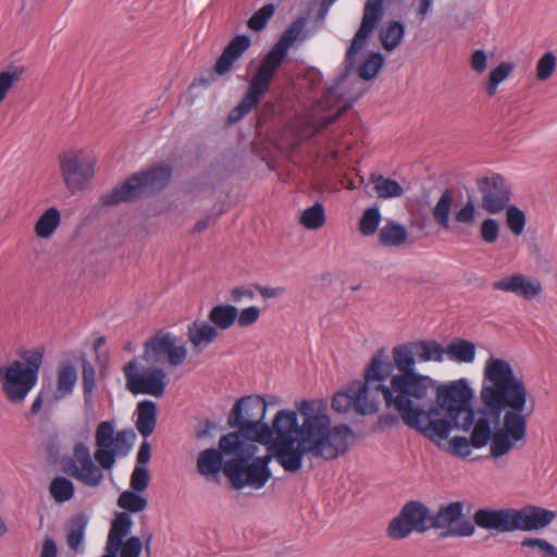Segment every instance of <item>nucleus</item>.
Masks as SVG:
<instances>
[{"label":"nucleus","mask_w":557,"mask_h":557,"mask_svg":"<svg viewBox=\"0 0 557 557\" xmlns=\"http://www.w3.org/2000/svg\"><path fill=\"white\" fill-rule=\"evenodd\" d=\"M136 434L131 429L114 432L111 421H102L95 432L94 457L84 442L73 445L72 456L62 459V471L88 487H98L104 480V472L113 469L116 458L128 455Z\"/></svg>","instance_id":"nucleus-4"},{"label":"nucleus","mask_w":557,"mask_h":557,"mask_svg":"<svg viewBox=\"0 0 557 557\" xmlns=\"http://www.w3.org/2000/svg\"><path fill=\"white\" fill-rule=\"evenodd\" d=\"M506 209V223L508 228L517 236L524 231L527 219L524 212L516 206H508Z\"/></svg>","instance_id":"nucleus-42"},{"label":"nucleus","mask_w":557,"mask_h":557,"mask_svg":"<svg viewBox=\"0 0 557 557\" xmlns=\"http://www.w3.org/2000/svg\"><path fill=\"white\" fill-rule=\"evenodd\" d=\"M96 160L83 150H71L60 154L59 165L66 188L75 194L82 190L95 174Z\"/></svg>","instance_id":"nucleus-14"},{"label":"nucleus","mask_w":557,"mask_h":557,"mask_svg":"<svg viewBox=\"0 0 557 557\" xmlns=\"http://www.w3.org/2000/svg\"><path fill=\"white\" fill-rule=\"evenodd\" d=\"M256 289L259 292V294L263 297V298H277V297H281L285 294V288L280 286V287H268V286H261V285H256Z\"/></svg>","instance_id":"nucleus-54"},{"label":"nucleus","mask_w":557,"mask_h":557,"mask_svg":"<svg viewBox=\"0 0 557 557\" xmlns=\"http://www.w3.org/2000/svg\"><path fill=\"white\" fill-rule=\"evenodd\" d=\"M399 418L400 416H395V414H392V413H386V414H383L379 418V424L382 426V428H391V426H395L398 424L399 422Z\"/></svg>","instance_id":"nucleus-60"},{"label":"nucleus","mask_w":557,"mask_h":557,"mask_svg":"<svg viewBox=\"0 0 557 557\" xmlns=\"http://www.w3.org/2000/svg\"><path fill=\"white\" fill-rule=\"evenodd\" d=\"M132 525L133 520L127 512L123 511L116 513L111 523L107 544H109V546H116L121 548L122 541L129 533Z\"/></svg>","instance_id":"nucleus-29"},{"label":"nucleus","mask_w":557,"mask_h":557,"mask_svg":"<svg viewBox=\"0 0 557 557\" xmlns=\"http://www.w3.org/2000/svg\"><path fill=\"white\" fill-rule=\"evenodd\" d=\"M431 509L419 500H410L392 519L387 535L393 540H403L412 532L424 533L431 529Z\"/></svg>","instance_id":"nucleus-13"},{"label":"nucleus","mask_w":557,"mask_h":557,"mask_svg":"<svg viewBox=\"0 0 557 557\" xmlns=\"http://www.w3.org/2000/svg\"><path fill=\"white\" fill-rule=\"evenodd\" d=\"M406 227L394 221H388L379 232V243L384 247H399L407 240Z\"/></svg>","instance_id":"nucleus-28"},{"label":"nucleus","mask_w":557,"mask_h":557,"mask_svg":"<svg viewBox=\"0 0 557 557\" xmlns=\"http://www.w3.org/2000/svg\"><path fill=\"white\" fill-rule=\"evenodd\" d=\"M260 317V309L256 306H251L238 311L237 324L240 327H248L256 323Z\"/></svg>","instance_id":"nucleus-50"},{"label":"nucleus","mask_w":557,"mask_h":557,"mask_svg":"<svg viewBox=\"0 0 557 557\" xmlns=\"http://www.w3.org/2000/svg\"><path fill=\"white\" fill-rule=\"evenodd\" d=\"M187 357V349L176 344V337L162 330L156 332L144 344L141 360L148 368L140 371L138 358H134L123 367L126 380V388L134 395L146 394L154 397H162L168 374L161 368L166 362L176 368L184 363Z\"/></svg>","instance_id":"nucleus-5"},{"label":"nucleus","mask_w":557,"mask_h":557,"mask_svg":"<svg viewBox=\"0 0 557 557\" xmlns=\"http://www.w3.org/2000/svg\"><path fill=\"white\" fill-rule=\"evenodd\" d=\"M297 411L280 410L272 425L264 423L267 403L260 396H244L231 409L227 424L237 429V442L267 445L278 465L289 473L302 468L305 455L332 460L348 450L352 430L345 424L331 426L327 414L315 410L313 400L296 404Z\"/></svg>","instance_id":"nucleus-1"},{"label":"nucleus","mask_w":557,"mask_h":557,"mask_svg":"<svg viewBox=\"0 0 557 557\" xmlns=\"http://www.w3.org/2000/svg\"><path fill=\"white\" fill-rule=\"evenodd\" d=\"M151 458V446L150 444L145 441L141 443L139 450L137 453V465L136 466H143L149 462Z\"/></svg>","instance_id":"nucleus-56"},{"label":"nucleus","mask_w":557,"mask_h":557,"mask_svg":"<svg viewBox=\"0 0 557 557\" xmlns=\"http://www.w3.org/2000/svg\"><path fill=\"white\" fill-rule=\"evenodd\" d=\"M470 65L473 72L482 74L487 69V55L484 50L473 51L470 59Z\"/></svg>","instance_id":"nucleus-53"},{"label":"nucleus","mask_w":557,"mask_h":557,"mask_svg":"<svg viewBox=\"0 0 557 557\" xmlns=\"http://www.w3.org/2000/svg\"><path fill=\"white\" fill-rule=\"evenodd\" d=\"M40 557H57V545L53 540L48 539L44 542Z\"/></svg>","instance_id":"nucleus-59"},{"label":"nucleus","mask_w":557,"mask_h":557,"mask_svg":"<svg viewBox=\"0 0 557 557\" xmlns=\"http://www.w3.org/2000/svg\"><path fill=\"white\" fill-rule=\"evenodd\" d=\"M82 379L83 389L94 392L96 387V371L94 366L87 359H83L82 362Z\"/></svg>","instance_id":"nucleus-51"},{"label":"nucleus","mask_w":557,"mask_h":557,"mask_svg":"<svg viewBox=\"0 0 557 557\" xmlns=\"http://www.w3.org/2000/svg\"><path fill=\"white\" fill-rule=\"evenodd\" d=\"M435 398L438 409H442L456 422V429L468 431L476 419V411L471 407L473 391L466 379L456 380L447 384H440L435 380L432 400Z\"/></svg>","instance_id":"nucleus-12"},{"label":"nucleus","mask_w":557,"mask_h":557,"mask_svg":"<svg viewBox=\"0 0 557 557\" xmlns=\"http://www.w3.org/2000/svg\"><path fill=\"white\" fill-rule=\"evenodd\" d=\"M244 297L253 299L255 294L251 289L246 287H235L231 290V298L233 301L239 302Z\"/></svg>","instance_id":"nucleus-57"},{"label":"nucleus","mask_w":557,"mask_h":557,"mask_svg":"<svg viewBox=\"0 0 557 557\" xmlns=\"http://www.w3.org/2000/svg\"><path fill=\"white\" fill-rule=\"evenodd\" d=\"M49 457H57L60 454V441L58 435H49L45 443Z\"/></svg>","instance_id":"nucleus-55"},{"label":"nucleus","mask_w":557,"mask_h":557,"mask_svg":"<svg viewBox=\"0 0 557 557\" xmlns=\"http://www.w3.org/2000/svg\"><path fill=\"white\" fill-rule=\"evenodd\" d=\"M287 55L272 47L261 59L252 75L246 94L227 116L230 123H237L256 108L270 90L271 84Z\"/></svg>","instance_id":"nucleus-11"},{"label":"nucleus","mask_w":557,"mask_h":557,"mask_svg":"<svg viewBox=\"0 0 557 557\" xmlns=\"http://www.w3.org/2000/svg\"><path fill=\"white\" fill-rule=\"evenodd\" d=\"M521 546L530 549H536L541 557H557V548L545 539L525 537Z\"/></svg>","instance_id":"nucleus-43"},{"label":"nucleus","mask_w":557,"mask_h":557,"mask_svg":"<svg viewBox=\"0 0 557 557\" xmlns=\"http://www.w3.org/2000/svg\"><path fill=\"white\" fill-rule=\"evenodd\" d=\"M250 46L251 40L247 35L235 36L218 58L214 65V73L219 76H223L231 72L235 62L242 58Z\"/></svg>","instance_id":"nucleus-21"},{"label":"nucleus","mask_w":557,"mask_h":557,"mask_svg":"<svg viewBox=\"0 0 557 557\" xmlns=\"http://www.w3.org/2000/svg\"><path fill=\"white\" fill-rule=\"evenodd\" d=\"M49 493L55 503L63 504L73 498L75 486L70 479L59 475L50 482Z\"/></svg>","instance_id":"nucleus-34"},{"label":"nucleus","mask_w":557,"mask_h":557,"mask_svg":"<svg viewBox=\"0 0 557 557\" xmlns=\"http://www.w3.org/2000/svg\"><path fill=\"white\" fill-rule=\"evenodd\" d=\"M61 221V214L54 207L47 209L35 224V233L38 237L48 238L57 230Z\"/></svg>","instance_id":"nucleus-33"},{"label":"nucleus","mask_w":557,"mask_h":557,"mask_svg":"<svg viewBox=\"0 0 557 557\" xmlns=\"http://www.w3.org/2000/svg\"><path fill=\"white\" fill-rule=\"evenodd\" d=\"M224 451L219 447L207 448L198 454L196 468L197 472L206 480L220 483V473L225 474Z\"/></svg>","instance_id":"nucleus-20"},{"label":"nucleus","mask_w":557,"mask_h":557,"mask_svg":"<svg viewBox=\"0 0 557 557\" xmlns=\"http://www.w3.org/2000/svg\"><path fill=\"white\" fill-rule=\"evenodd\" d=\"M238 309L233 305L214 306L208 315L209 323L216 330L230 329L237 319Z\"/></svg>","instance_id":"nucleus-27"},{"label":"nucleus","mask_w":557,"mask_h":557,"mask_svg":"<svg viewBox=\"0 0 557 557\" xmlns=\"http://www.w3.org/2000/svg\"><path fill=\"white\" fill-rule=\"evenodd\" d=\"M139 493L135 491L122 492L116 502L117 506L133 513L144 511L147 508L148 502Z\"/></svg>","instance_id":"nucleus-37"},{"label":"nucleus","mask_w":557,"mask_h":557,"mask_svg":"<svg viewBox=\"0 0 557 557\" xmlns=\"http://www.w3.org/2000/svg\"><path fill=\"white\" fill-rule=\"evenodd\" d=\"M333 96V90L329 89L324 97L318 100L305 114V125L309 131V135L313 136L331 123L337 121L347 110L348 106H343L334 113H327L330 101Z\"/></svg>","instance_id":"nucleus-18"},{"label":"nucleus","mask_w":557,"mask_h":557,"mask_svg":"<svg viewBox=\"0 0 557 557\" xmlns=\"http://www.w3.org/2000/svg\"><path fill=\"white\" fill-rule=\"evenodd\" d=\"M300 223L308 230H318L325 223V212L322 203L315 202L306 209L300 216Z\"/></svg>","instance_id":"nucleus-38"},{"label":"nucleus","mask_w":557,"mask_h":557,"mask_svg":"<svg viewBox=\"0 0 557 557\" xmlns=\"http://www.w3.org/2000/svg\"><path fill=\"white\" fill-rule=\"evenodd\" d=\"M480 236L486 244H493L499 236V223L492 218L485 219L480 226Z\"/></svg>","instance_id":"nucleus-47"},{"label":"nucleus","mask_w":557,"mask_h":557,"mask_svg":"<svg viewBox=\"0 0 557 557\" xmlns=\"http://www.w3.org/2000/svg\"><path fill=\"white\" fill-rule=\"evenodd\" d=\"M306 26V21L302 17L295 20L282 34L280 39L273 45L274 48L278 49L286 55L290 46L299 38Z\"/></svg>","instance_id":"nucleus-35"},{"label":"nucleus","mask_w":557,"mask_h":557,"mask_svg":"<svg viewBox=\"0 0 557 557\" xmlns=\"http://www.w3.org/2000/svg\"><path fill=\"white\" fill-rule=\"evenodd\" d=\"M220 448L225 457V476L235 490L251 487L262 488L271 479L272 472L269 463L274 457V450L262 457H256L258 447L256 443L237 442L235 434H226L220 438Z\"/></svg>","instance_id":"nucleus-6"},{"label":"nucleus","mask_w":557,"mask_h":557,"mask_svg":"<svg viewBox=\"0 0 557 557\" xmlns=\"http://www.w3.org/2000/svg\"><path fill=\"white\" fill-rule=\"evenodd\" d=\"M431 529L444 530L440 536H470L474 533V524L463 518V504L453 502L441 506L436 512L431 510Z\"/></svg>","instance_id":"nucleus-15"},{"label":"nucleus","mask_w":557,"mask_h":557,"mask_svg":"<svg viewBox=\"0 0 557 557\" xmlns=\"http://www.w3.org/2000/svg\"><path fill=\"white\" fill-rule=\"evenodd\" d=\"M556 57L553 52L544 53L536 63V78L541 82L547 81L556 70Z\"/></svg>","instance_id":"nucleus-44"},{"label":"nucleus","mask_w":557,"mask_h":557,"mask_svg":"<svg viewBox=\"0 0 557 557\" xmlns=\"http://www.w3.org/2000/svg\"><path fill=\"white\" fill-rule=\"evenodd\" d=\"M480 398L483 407L476 410L470 436H454L441 449L466 458L471 448L490 444V457L498 459L524 443L535 401L508 361L494 357L486 360Z\"/></svg>","instance_id":"nucleus-2"},{"label":"nucleus","mask_w":557,"mask_h":557,"mask_svg":"<svg viewBox=\"0 0 557 557\" xmlns=\"http://www.w3.org/2000/svg\"><path fill=\"white\" fill-rule=\"evenodd\" d=\"M22 360H14L0 367L1 389L11 404H22L28 393L36 386L42 363V354L25 351Z\"/></svg>","instance_id":"nucleus-9"},{"label":"nucleus","mask_w":557,"mask_h":557,"mask_svg":"<svg viewBox=\"0 0 557 557\" xmlns=\"http://www.w3.org/2000/svg\"><path fill=\"white\" fill-rule=\"evenodd\" d=\"M87 523V516L84 513H77L69 520L65 527L67 546L76 553H82L84 550V537Z\"/></svg>","instance_id":"nucleus-24"},{"label":"nucleus","mask_w":557,"mask_h":557,"mask_svg":"<svg viewBox=\"0 0 557 557\" xmlns=\"http://www.w3.org/2000/svg\"><path fill=\"white\" fill-rule=\"evenodd\" d=\"M22 70L15 67L12 71L0 72V103L5 99L10 89L22 76Z\"/></svg>","instance_id":"nucleus-45"},{"label":"nucleus","mask_w":557,"mask_h":557,"mask_svg":"<svg viewBox=\"0 0 557 557\" xmlns=\"http://www.w3.org/2000/svg\"><path fill=\"white\" fill-rule=\"evenodd\" d=\"M381 399L387 409L399 413L408 428L421 432L438 448L445 445L443 442L448 438L450 431L456 429L455 420L447 413H444L442 419L435 418L440 412L438 408L432 406V394L425 399L412 401L409 409L406 405H398L396 395L381 396Z\"/></svg>","instance_id":"nucleus-7"},{"label":"nucleus","mask_w":557,"mask_h":557,"mask_svg":"<svg viewBox=\"0 0 557 557\" xmlns=\"http://www.w3.org/2000/svg\"><path fill=\"white\" fill-rule=\"evenodd\" d=\"M513 63L502 62L490 72L485 83L486 92L490 97L496 94L498 85L504 82L513 72Z\"/></svg>","instance_id":"nucleus-36"},{"label":"nucleus","mask_w":557,"mask_h":557,"mask_svg":"<svg viewBox=\"0 0 557 557\" xmlns=\"http://www.w3.org/2000/svg\"><path fill=\"white\" fill-rule=\"evenodd\" d=\"M444 350L449 360L458 363H470L475 358V345L462 338L454 339Z\"/></svg>","instance_id":"nucleus-26"},{"label":"nucleus","mask_w":557,"mask_h":557,"mask_svg":"<svg viewBox=\"0 0 557 557\" xmlns=\"http://www.w3.org/2000/svg\"><path fill=\"white\" fill-rule=\"evenodd\" d=\"M493 289L513 293L531 300L541 294L542 284L537 278H528L523 274H513L494 282Z\"/></svg>","instance_id":"nucleus-19"},{"label":"nucleus","mask_w":557,"mask_h":557,"mask_svg":"<svg viewBox=\"0 0 557 557\" xmlns=\"http://www.w3.org/2000/svg\"><path fill=\"white\" fill-rule=\"evenodd\" d=\"M77 382V371L73 363L62 362L58 369L55 399H62L73 393Z\"/></svg>","instance_id":"nucleus-25"},{"label":"nucleus","mask_w":557,"mask_h":557,"mask_svg":"<svg viewBox=\"0 0 557 557\" xmlns=\"http://www.w3.org/2000/svg\"><path fill=\"white\" fill-rule=\"evenodd\" d=\"M453 200V191L445 189L432 210V216L435 223L446 231L450 228Z\"/></svg>","instance_id":"nucleus-32"},{"label":"nucleus","mask_w":557,"mask_h":557,"mask_svg":"<svg viewBox=\"0 0 557 557\" xmlns=\"http://www.w3.org/2000/svg\"><path fill=\"white\" fill-rule=\"evenodd\" d=\"M476 209L471 199H469L462 208L454 215V220L459 224L473 225L475 222Z\"/></svg>","instance_id":"nucleus-48"},{"label":"nucleus","mask_w":557,"mask_h":557,"mask_svg":"<svg viewBox=\"0 0 557 557\" xmlns=\"http://www.w3.org/2000/svg\"><path fill=\"white\" fill-rule=\"evenodd\" d=\"M143 549V543L139 537L132 536L126 542L122 541L121 557H139Z\"/></svg>","instance_id":"nucleus-52"},{"label":"nucleus","mask_w":557,"mask_h":557,"mask_svg":"<svg viewBox=\"0 0 557 557\" xmlns=\"http://www.w3.org/2000/svg\"><path fill=\"white\" fill-rule=\"evenodd\" d=\"M556 512L543 507L527 505L521 509H478L473 515L474 523L485 530L498 532L539 531L548 527Z\"/></svg>","instance_id":"nucleus-8"},{"label":"nucleus","mask_w":557,"mask_h":557,"mask_svg":"<svg viewBox=\"0 0 557 557\" xmlns=\"http://www.w3.org/2000/svg\"><path fill=\"white\" fill-rule=\"evenodd\" d=\"M84 393V408L87 413L94 411L95 400H94V392H88L87 389H83Z\"/></svg>","instance_id":"nucleus-61"},{"label":"nucleus","mask_w":557,"mask_h":557,"mask_svg":"<svg viewBox=\"0 0 557 557\" xmlns=\"http://www.w3.org/2000/svg\"><path fill=\"white\" fill-rule=\"evenodd\" d=\"M172 176L169 164H158L129 176L122 185L101 197L104 206H116L154 195L164 189Z\"/></svg>","instance_id":"nucleus-10"},{"label":"nucleus","mask_w":557,"mask_h":557,"mask_svg":"<svg viewBox=\"0 0 557 557\" xmlns=\"http://www.w3.org/2000/svg\"><path fill=\"white\" fill-rule=\"evenodd\" d=\"M476 187L481 195L480 206L490 214L502 212L510 202V185L498 173L490 172L485 176L479 177Z\"/></svg>","instance_id":"nucleus-17"},{"label":"nucleus","mask_w":557,"mask_h":557,"mask_svg":"<svg viewBox=\"0 0 557 557\" xmlns=\"http://www.w3.org/2000/svg\"><path fill=\"white\" fill-rule=\"evenodd\" d=\"M384 1L366 0L360 26L346 52V69L350 70L354 67L356 55L363 49L368 38L383 20L385 14Z\"/></svg>","instance_id":"nucleus-16"},{"label":"nucleus","mask_w":557,"mask_h":557,"mask_svg":"<svg viewBox=\"0 0 557 557\" xmlns=\"http://www.w3.org/2000/svg\"><path fill=\"white\" fill-rule=\"evenodd\" d=\"M150 481V474L144 466H135L131 475V488L135 492H144L147 490Z\"/></svg>","instance_id":"nucleus-46"},{"label":"nucleus","mask_w":557,"mask_h":557,"mask_svg":"<svg viewBox=\"0 0 557 557\" xmlns=\"http://www.w3.org/2000/svg\"><path fill=\"white\" fill-rule=\"evenodd\" d=\"M211 223V216L208 215L203 219H200L199 221H197V223L195 224L194 226V232L195 233H201L203 232L205 230L208 228V226L210 225Z\"/></svg>","instance_id":"nucleus-63"},{"label":"nucleus","mask_w":557,"mask_h":557,"mask_svg":"<svg viewBox=\"0 0 557 557\" xmlns=\"http://www.w3.org/2000/svg\"><path fill=\"white\" fill-rule=\"evenodd\" d=\"M384 64V58L380 52H372L359 67V76L364 81L374 78Z\"/></svg>","instance_id":"nucleus-41"},{"label":"nucleus","mask_w":557,"mask_h":557,"mask_svg":"<svg viewBox=\"0 0 557 557\" xmlns=\"http://www.w3.org/2000/svg\"><path fill=\"white\" fill-rule=\"evenodd\" d=\"M42 407V395L39 394L33 401L32 406H30V413L33 416H36L40 409Z\"/></svg>","instance_id":"nucleus-64"},{"label":"nucleus","mask_w":557,"mask_h":557,"mask_svg":"<svg viewBox=\"0 0 557 557\" xmlns=\"http://www.w3.org/2000/svg\"><path fill=\"white\" fill-rule=\"evenodd\" d=\"M369 180L374 185V190L379 198H395L404 194V188L395 180L376 173H372Z\"/></svg>","instance_id":"nucleus-31"},{"label":"nucleus","mask_w":557,"mask_h":557,"mask_svg":"<svg viewBox=\"0 0 557 557\" xmlns=\"http://www.w3.org/2000/svg\"><path fill=\"white\" fill-rule=\"evenodd\" d=\"M419 1H420V4H419V9H418V14L420 15L421 20H424L425 15L428 14V12L431 9L433 0H419Z\"/></svg>","instance_id":"nucleus-62"},{"label":"nucleus","mask_w":557,"mask_h":557,"mask_svg":"<svg viewBox=\"0 0 557 557\" xmlns=\"http://www.w3.org/2000/svg\"><path fill=\"white\" fill-rule=\"evenodd\" d=\"M444 346L434 339H418L398 344L391 357L379 348L363 371V380L350 382L332 399V408L339 413L354 411L372 414L379 410L381 396L396 395L398 405L428 398L435 387V380L416 370L417 363L442 362ZM410 407H408L409 409Z\"/></svg>","instance_id":"nucleus-3"},{"label":"nucleus","mask_w":557,"mask_h":557,"mask_svg":"<svg viewBox=\"0 0 557 557\" xmlns=\"http://www.w3.org/2000/svg\"><path fill=\"white\" fill-rule=\"evenodd\" d=\"M187 337L194 351L201 352L219 337V332L209 322L195 320L187 327Z\"/></svg>","instance_id":"nucleus-22"},{"label":"nucleus","mask_w":557,"mask_h":557,"mask_svg":"<svg viewBox=\"0 0 557 557\" xmlns=\"http://www.w3.org/2000/svg\"><path fill=\"white\" fill-rule=\"evenodd\" d=\"M213 429H215V424L210 420H206L203 423L197 425L196 437L202 440L209 436Z\"/></svg>","instance_id":"nucleus-58"},{"label":"nucleus","mask_w":557,"mask_h":557,"mask_svg":"<svg viewBox=\"0 0 557 557\" xmlns=\"http://www.w3.org/2000/svg\"><path fill=\"white\" fill-rule=\"evenodd\" d=\"M381 222V213L376 206L363 211L359 221V231L363 236H371L377 231Z\"/></svg>","instance_id":"nucleus-39"},{"label":"nucleus","mask_w":557,"mask_h":557,"mask_svg":"<svg viewBox=\"0 0 557 557\" xmlns=\"http://www.w3.org/2000/svg\"><path fill=\"white\" fill-rule=\"evenodd\" d=\"M404 36L405 25L399 21H389L379 35L382 47L388 52L401 44Z\"/></svg>","instance_id":"nucleus-30"},{"label":"nucleus","mask_w":557,"mask_h":557,"mask_svg":"<svg viewBox=\"0 0 557 557\" xmlns=\"http://www.w3.org/2000/svg\"><path fill=\"white\" fill-rule=\"evenodd\" d=\"M276 11V5L268 3L257 10L247 22L249 29L253 32H261L272 18Z\"/></svg>","instance_id":"nucleus-40"},{"label":"nucleus","mask_w":557,"mask_h":557,"mask_svg":"<svg viewBox=\"0 0 557 557\" xmlns=\"http://www.w3.org/2000/svg\"><path fill=\"white\" fill-rule=\"evenodd\" d=\"M136 429L144 436H150L157 424V404L152 400H143L137 405Z\"/></svg>","instance_id":"nucleus-23"},{"label":"nucleus","mask_w":557,"mask_h":557,"mask_svg":"<svg viewBox=\"0 0 557 557\" xmlns=\"http://www.w3.org/2000/svg\"><path fill=\"white\" fill-rule=\"evenodd\" d=\"M46 0H22L20 10L21 18L24 23L29 22L38 13Z\"/></svg>","instance_id":"nucleus-49"}]
</instances>
